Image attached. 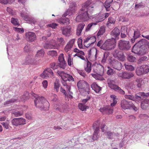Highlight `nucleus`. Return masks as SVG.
Returning <instances> with one entry per match:
<instances>
[{"mask_svg":"<svg viewBox=\"0 0 149 149\" xmlns=\"http://www.w3.org/2000/svg\"><path fill=\"white\" fill-rule=\"evenodd\" d=\"M97 25V23L92 22L88 24L86 29V31H88L91 28L94 26Z\"/></svg>","mask_w":149,"mask_h":149,"instance_id":"obj_57","label":"nucleus"},{"mask_svg":"<svg viewBox=\"0 0 149 149\" xmlns=\"http://www.w3.org/2000/svg\"><path fill=\"white\" fill-rule=\"evenodd\" d=\"M93 8V5L90 1H88L82 4L76 18V21L79 22L88 20L89 19L88 12L91 13L94 10Z\"/></svg>","mask_w":149,"mask_h":149,"instance_id":"obj_1","label":"nucleus"},{"mask_svg":"<svg viewBox=\"0 0 149 149\" xmlns=\"http://www.w3.org/2000/svg\"><path fill=\"white\" fill-rule=\"evenodd\" d=\"M110 97L111 98V100L113 101V102L111 104V106H115L117 103V99L116 98V96L114 95H110Z\"/></svg>","mask_w":149,"mask_h":149,"instance_id":"obj_45","label":"nucleus"},{"mask_svg":"<svg viewBox=\"0 0 149 149\" xmlns=\"http://www.w3.org/2000/svg\"><path fill=\"white\" fill-rule=\"evenodd\" d=\"M103 17L101 14L99 15L94 17L93 18V20L95 22L94 23H97H97L101 22L104 19H103Z\"/></svg>","mask_w":149,"mask_h":149,"instance_id":"obj_35","label":"nucleus"},{"mask_svg":"<svg viewBox=\"0 0 149 149\" xmlns=\"http://www.w3.org/2000/svg\"><path fill=\"white\" fill-rule=\"evenodd\" d=\"M127 58L128 61L132 62H134L136 59V58L135 57L133 56L131 54L128 55Z\"/></svg>","mask_w":149,"mask_h":149,"instance_id":"obj_53","label":"nucleus"},{"mask_svg":"<svg viewBox=\"0 0 149 149\" xmlns=\"http://www.w3.org/2000/svg\"><path fill=\"white\" fill-rule=\"evenodd\" d=\"M140 35L139 31L138 30L134 31L133 37L131 40L132 43L134 42L136 39L140 37Z\"/></svg>","mask_w":149,"mask_h":149,"instance_id":"obj_29","label":"nucleus"},{"mask_svg":"<svg viewBox=\"0 0 149 149\" xmlns=\"http://www.w3.org/2000/svg\"><path fill=\"white\" fill-rule=\"evenodd\" d=\"M62 34L66 36H69L70 35L71 28L69 27H64L62 29Z\"/></svg>","mask_w":149,"mask_h":149,"instance_id":"obj_33","label":"nucleus"},{"mask_svg":"<svg viewBox=\"0 0 149 149\" xmlns=\"http://www.w3.org/2000/svg\"><path fill=\"white\" fill-rule=\"evenodd\" d=\"M65 15L64 17H63L60 18L59 22L61 24L64 25L68 24L70 23L69 19L68 18L66 17Z\"/></svg>","mask_w":149,"mask_h":149,"instance_id":"obj_31","label":"nucleus"},{"mask_svg":"<svg viewBox=\"0 0 149 149\" xmlns=\"http://www.w3.org/2000/svg\"><path fill=\"white\" fill-rule=\"evenodd\" d=\"M31 49L30 45L26 44L24 48V51L25 52H27L30 51Z\"/></svg>","mask_w":149,"mask_h":149,"instance_id":"obj_60","label":"nucleus"},{"mask_svg":"<svg viewBox=\"0 0 149 149\" xmlns=\"http://www.w3.org/2000/svg\"><path fill=\"white\" fill-rule=\"evenodd\" d=\"M86 85H88L87 83L84 80L79 81L77 84L78 88L80 89H83Z\"/></svg>","mask_w":149,"mask_h":149,"instance_id":"obj_34","label":"nucleus"},{"mask_svg":"<svg viewBox=\"0 0 149 149\" xmlns=\"http://www.w3.org/2000/svg\"><path fill=\"white\" fill-rule=\"evenodd\" d=\"M60 86V85L58 81V80L56 79L54 83V88L56 92L59 91V88Z\"/></svg>","mask_w":149,"mask_h":149,"instance_id":"obj_39","label":"nucleus"},{"mask_svg":"<svg viewBox=\"0 0 149 149\" xmlns=\"http://www.w3.org/2000/svg\"><path fill=\"white\" fill-rule=\"evenodd\" d=\"M12 114L15 117H19L21 116L23 114L22 111H18L17 110L13 111H12Z\"/></svg>","mask_w":149,"mask_h":149,"instance_id":"obj_47","label":"nucleus"},{"mask_svg":"<svg viewBox=\"0 0 149 149\" xmlns=\"http://www.w3.org/2000/svg\"><path fill=\"white\" fill-rule=\"evenodd\" d=\"M27 39L30 41L32 42L36 39V36L35 33L32 32H28L26 33Z\"/></svg>","mask_w":149,"mask_h":149,"instance_id":"obj_18","label":"nucleus"},{"mask_svg":"<svg viewBox=\"0 0 149 149\" xmlns=\"http://www.w3.org/2000/svg\"><path fill=\"white\" fill-rule=\"evenodd\" d=\"M115 106H111V104L110 105L106 106L102 109H100V111L103 113H107L108 114H111L113 110L114 107Z\"/></svg>","mask_w":149,"mask_h":149,"instance_id":"obj_12","label":"nucleus"},{"mask_svg":"<svg viewBox=\"0 0 149 149\" xmlns=\"http://www.w3.org/2000/svg\"><path fill=\"white\" fill-rule=\"evenodd\" d=\"M99 125L98 122L95 123L93 125L94 132L93 136H88L87 138V140L89 142H92L97 139V135L99 131Z\"/></svg>","mask_w":149,"mask_h":149,"instance_id":"obj_5","label":"nucleus"},{"mask_svg":"<svg viewBox=\"0 0 149 149\" xmlns=\"http://www.w3.org/2000/svg\"><path fill=\"white\" fill-rule=\"evenodd\" d=\"M67 106L65 104H61L59 107L56 108V110L58 111L61 112H66L67 110Z\"/></svg>","mask_w":149,"mask_h":149,"instance_id":"obj_24","label":"nucleus"},{"mask_svg":"<svg viewBox=\"0 0 149 149\" xmlns=\"http://www.w3.org/2000/svg\"><path fill=\"white\" fill-rule=\"evenodd\" d=\"M135 82L137 83V86L139 88L141 87L143 84V82L142 80L140 79H136L135 81H134L133 83H134Z\"/></svg>","mask_w":149,"mask_h":149,"instance_id":"obj_51","label":"nucleus"},{"mask_svg":"<svg viewBox=\"0 0 149 149\" xmlns=\"http://www.w3.org/2000/svg\"><path fill=\"white\" fill-rule=\"evenodd\" d=\"M78 107L80 109L83 111H86V109L88 108V106L82 103L79 104Z\"/></svg>","mask_w":149,"mask_h":149,"instance_id":"obj_46","label":"nucleus"},{"mask_svg":"<svg viewBox=\"0 0 149 149\" xmlns=\"http://www.w3.org/2000/svg\"><path fill=\"white\" fill-rule=\"evenodd\" d=\"M119 49L123 51L128 50L131 47V46L128 41L122 40H120L118 43Z\"/></svg>","mask_w":149,"mask_h":149,"instance_id":"obj_6","label":"nucleus"},{"mask_svg":"<svg viewBox=\"0 0 149 149\" xmlns=\"http://www.w3.org/2000/svg\"><path fill=\"white\" fill-rule=\"evenodd\" d=\"M125 69L128 70L132 71L134 70V67L128 63H126L124 64Z\"/></svg>","mask_w":149,"mask_h":149,"instance_id":"obj_42","label":"nucleus"},{"mask_svg":"<svg viewBox=\"0 0 149 149\" xmlns=\"http://www.w3.org/2000/svg\"><path fill=\"white\" fill-rule=\"evenodd\" d=\"M135 100L140 101L143 100L145 98L144 92H140L137 93L134 96Z\"/></svg>","mask_w":149,"mask_h":149,"instance_id":"obj_28","label":"nucleus"},{"mask_svg":"<svg viewBox=\"0 0 149 149\" xmlns=\"http://www.w3.org/2000/svg\"><path fill=\"white\" fill-rule=\"evenodd\" d=\"M11 122L12 125L17 127L26 124V120L22 118H14L12 119Z\"/></svg>","mask_w":149,"mask_h":149,"instance_id":"obj_10","label":"nucleus"},{"mask_svg":"<svg viewBox=\"0 0 149 149\" xmlns=\"http://www.w3.org/2000/svg\"><path fill=\"white\" fill-rule=\"evenodd\" d=\"M91 88L96 93H98L101 90V88L98 86L95 83H93L91 86Z\"/></svg>","mask_w":149,"mask_h":149,"instance_id":"obj_32","label":"nucleus"},{"mask_svg":"<svg viewBox=\"0 0 149 149\" xmlns=\"http://www.w3.org/2000/svg\"><path fill=\"white\" fill-rule=\"evenodd\" d=\"M105 31V29L104 27L102 26L100 27L99 31H98L97 35L98 36L103 34Z\"/></svg>","mask_w":149,"mask_h":149,"instance_id":"obj_52","label":"nucleus"},{"mask_svg":"<svg viewBox=\"0 0 149 149\" xmlns=\"http://www.w3.org/2000/svg\"><path fill=\"white\" fill-rule=\"evenodd\" d=\"M40 76L44 79H47L54 76V73L52 70L50 68L45 69L40 74Z\"/></svg>","mask_w":149,"mask_h":149,"instance_id":"obj_8","label":"nucleus"},{"mask_svg":"<svg viewBox=\"0 0 149 149\" xmlns=\"http://www.w3.org/2000/svg\"><path fill=\"white\" fill-rule=\"evenodd\" d=\"M101 70L100 72H96L94 71V72L96 74H91V75L92 77L96 79L101 81L103 80H104V79L102 77L104 73L103 68H101Z\"/></svg>","mask_w":149,"mask_h":149,"instance_id":"obj_15","label":"nucleus"},{"mask_svg":"<svg viewBox=\"0 0 149 149\" xmlns=\"http://www.w3.org/2000/svg\"><path fill=\"white\" fill-rule=\"evenodd\" d=\"M11 22L12 24L15 26H19V25L18 19L17 18L12 17L11 18Z\"/></svg>","mask_w":149,"mask_h":149,"instance_id":"obj_50","label":"nucleus"},{"mask_svg":"<svg viewBox=\"0 0 149 149\" xmlns=\"http://www.w3.org/2000/svg\"><path fill=\"white\" fill-rule=\"evenodd\" d=\"M109 55V53L108 52H105L104 54L103 58L102 61V62L103 63L105 62L107 58Z\"/></svg>","mask_w":149,"mask_h":149,"instance_id":"obj_61","label":"nucleus"},{"mask_svg":"<svg viewBox=\"0 0 149 149\" xmlns=\"http://www.w3.org/2000/svg\"><path fill=\"white\" fill-rule=\"evenodd\" d=\"M120 33V32L119 29L115 27L111 32V39H114L116 40H118Z\"/></svg>","mask_w":149,"mask_h":149,"instance_id":"obj_16","label":"nucleus"},{"mask_svg":"<svg viewBox=\"0 0 149 149\" xmlns=\"http://www.w3.org/2000/svg\"><path fill=\"white\" fill-rule=\"evenodd\" d=\"M40 59H38L37 58H35V56L30 55L27 56L25 60L23 61L22 63V64L27 65L40 63Z\"/></svg>","mask_w":149,"mask_h":149,"instance_id":"obj_7","label":"nucleus"},{"mask_svg":"<svg viewBox=\"0 0 149 149\" xmlns=\"http://www.w3.org/2000/svg\"><path fill=\"white\" fill-rule=\"evenodd\" d=\"M0 31H1L4 34L8 35L10 33V31H9L8 25L3 24L0 28Z\"/></svg>","mask_w":149,"mask_h":149,"instance_id":"obj_23","label":"nucleus"},{"mask_svg":"<svg viewBox=\"0 0 149 149\" xmlns=\"http://www.w3.org/2000/svg\"><path fill=\"white\" fill-rule=\"evenodd\" d=\"M7 11L10 15H15V13L14 11L9 7H7Z\"/></svg>","mask_w":149,"mask_h":149,"instance_id":"obj_64","label":"nucleus"},{"mask_svg":"<svg viewBox=\"0 0 149 149\" xmlns=\"http://www.w3.org/2000/svg\"><path fill=\"white\" fill-rule=\"evenodd\" d=\"M149 47V42L146 39H143L134 45L132 52L138 55H143L147 52Z\"/></svg>","mask_w":149,"mask_h":149,"instance_id":"obj_2","label":"nucleus"},{"mask_svg":"<svg viewBox=\"0 0 149 149\" xmlns=\"http://www.w3.org/2000/svg\"><path fill=\"white\" fill-rule=\"evenodd\" d=\"M107 74L110 76L112 75L115 72V71L111 68L109 67H107Z\"/></svg>","mask_w":149,"mask_h":149,"instance_id":"obj_48","label":"nucleus"},{"mask_svg":"<svg viewBox=\"0 0 149 149\" xmlns=\"http://www.w3.org/2000/svg\"><path fill=\"white\" fill-rule=\"evenodd\" d=\"M113 55L115 57L118 58L120 60L123 61L125 59L123 53L118 49H115L113 52Z\"/></svg>","mask_w":149,"mask_h":149,"instance_id":"obj_14","label":"nucleus"},{"mask_svg":"<svg viewBox=\"0 0 149 149\" xmlns=\"http://www.w3.org/2000/svg\"><path fill=\"white\" fill-rule=\"evenodd\" d=\"M105 134L107 136V137L111 139H113L114 137V132L108 131L105 132Z\"/></svg>","mask_w":149,"mask_h":149,"instance_id":"obj_49","label":"nucleus"},{"mask_svg":"<svg viewBox=\"0 0 149 149\" xmlns=\"http://www.w3.org/2000/svg\"><path fill=\"white\" fill-rule=\"evenodd\" d=\"M17 100V99H16L12 98L9 100L5 102L4 105L6 106H8L11 104L12 103L16 102Z\"/></svg>","mask_w":149,"mask_h":149,"instance_id":"obj_43","label":"nucleus"},{"mask_svg":"<svg viewBox=\"0 0 149 149\" xmlns=\"http://www.w3.org/2000/svg\"><path fill=\"white\" fill-rule=\"evenodd\" d=\"M45 52L43 49H41L39 50H38L37 52V54H36L35 57L36 58H37V57H39V58H42L44 56Z\"/></svg>","mask_w":149,"mask_h":149,"instance_id":"obj_37","label":"nucleus"},{"mask_svg":"<svg viewBox=\"0 0 149 149\" xmlns=\"http://www.w3.org/2000/svg\"><path fill=\"white\" fill-rule=\"evenodd\" d=\"M58 67H60L61 68H62L63 69H64L66 67V63L65 61L62 62H59L58 63Z\"/></svg>","mask_w":149,"mask_h":149,"instance_id":"obj_55","label":"nucleus"},{"mask_svg":"<svg viewBox=\"0 0 149 149\" xmlns=\"http://www.w3.org/2000/svg\"><path fill=\"white\" fill-rule=\"evenodd\" d=\"M149 106V98L145 99L141 104V107L143 109H145Z\"/></svg>","mask_w":149,"mask_h":149,"instance_id":"obj_30","label":"nucleus"},{"mask_svg":"<svg viewBox=\"0 0 149 149\" xmlns=\"http://www.w3.org/2000/svg\"><path fill=\"white\" fill-rule=\"evenodd\" d=\"M118 75L119 77L125 79H130L134 76L133 73L127 71L120 72L118 73Z\"/></svg>","mask_w":149,"mask_h":149,"instance_id":"obj_9","label":"nucleus"},{"mask_svg":"<svg viewBox=\"0 0 149 149\" xmlns=\"http://www.w3.org/2000/svg\"><path fill=\"white\" fill-rule=\"evenodd\" d=\"M116 45V40L114 39H109L103 43L101 47L105 50H110L113 49Z\"/></svg>","mask_w":149,"mask_h":149,"instance_id":"obj_4","label":"nucleus"},{"mask_svg":"<svg viewBox=\"0 0 149 149\" xmlns=\"http://www.w3.org/2000/svg\"><path fill=\"white\" fill-rule=\"evenodd\" d=\"M44 47L45 49H55L58 48V46L56 43L52 45L46 43L44 45Z\"/></svg>","mask_w":149,"mask_h":149,"instance_id":"obj_27","label":"nucleus"},{"mask_svg":"<svg viewBox=\"0 0 149 149\" xmlns=\"http://www.w3.org/2000/svg\"><path fill=\"white\" fill-rule=\"evenodd\" d=\"M35 106L41 110H48L49 104L44 97L39 96L35 98L34 100Z\"/></svg>","mask_w":149,"mask_h":149,"instance_id":"obj_3","label":"nucleus"},{"mask_svg":"<svg viewBox=\"0 0 149 149\" xmlns=\"http://www.w3.org/2000/svg\"><path fill=\"white\" fill-rule=\"evenodd\" d=\"M109 86L111 89H113L116 92L121 94H124L125 91L122 89L118 86L113 83V81H110L108 83Z\"/></svg>","mask_w":149,"mask_h":149,"instance_id":"obj_11","label":"nucleus"},{"mask_svg":"<svg viewBox=\"0 0 149 149\" xmlns=\"http://www.w3.org/2000/svg\"><path fill=\"white\" fill-rule=\"evenodd\" d=\"M47 54L52 56H56L57 55V53L56 51L51 50L48 52Z\"/></svg>","mask_w":149,"mask_h":149,"instance_id":"obj_59","label":"nucleus"},{"mask_svg":"<svg viewBox=\"0 0 149 149\" xmlns=\"http://www.w3.org/2000/svg\"><path fill=\"white\" fill-rule=\"evenodd\" d=\"M21 16L24 18V19L26 21L28 20L29 19L28 14L25 12H23L21 13Z\"/></svg>","mask_w":149,"mask_h":149,"instance_id":"obj_54","label":"nucleus"},{"mask_svg":"<svg viewBox=\"0 0 149 149\" xmlns=\"http://www.w3.org/2000/svg\"><path fill=\"white\" fill-rule=\"evenodd\" d=\"M84 69L88 73L91 72V62L89 61L87 62L86 66L84 67Z\"/></svg>","mask_w":149,"mask_h":149,"instance_id":"obj_41","label":"nucleus"},{"mask_svg":"<svg viewBox=\"0 0 149 149\" xmlns=\"http://www.w3.org/2000/svg\"><path fill=\"white\" fill-rule=\"evenodd\" d=\"M57 72L59 75L61 77L62 79H64L65 81L68 80V79H73V78L71 75L65 74L63 71H58Z\"/></svg>","mask_w":149,"mask_h":149,"instance_id":"obj_19","label":"nucleus"},{"mask_svg":"<svg viewBox=\"0 0 149 149\" xmlns=\"http://www.w3.org/2000/svg\"><path fill=\"white\" fill-rule=\"evenodd\" d=\"M90 40V42L89 43L86 47H89L90 45L93 44L96 41V38L94 36H92L91 37H88L85 39L84 40V42L86 43Z\"/></svg>","mask_w":149,"mask_h":149,"instance_id":"obj_22","label":"nucleus"},{"mask_svg":"<svg viewBox=\"0 0 149 149\" xmlns=\"http://www.w3.org/2000/svg\"><path fill=\"white\" fill-rule=\"evenodd\" d=\"M127 29L126 27H123L121 28V31L120 36L122 38H124L126 37Z\"/></svg>","mask_w":149,"mask_h":149,"instance_id":"obj_40","label":"nucleus"},{"mask_svg":"<svg viewBox=\"0 0 149 149\" xmlns=\"http://www.w3.org/2000/svg\"><path fill=\"white\" fill-rule=\"evenodd\" d=\"M85 25V24L84 23L80 24L78 25L76 31V34L77 36H79L81 35Z\"/></svg>","mask_w":149,"mask_h":149,"instance_id":"obj_25","label":"nucleus"},{"mask_svg":"<svg viewBox=\"0 0 149 149\" xmlns=\"http://www.w3.org/2000/svg\"><path fill=\"white\" fill-rule=\"evenodd\" d=\"M120 104L123 109H131L132 105V102L131 101H128L125 100H123L121 101Z\"/></svg>","mask_w":149,"mask_h":149,"instance_id":"obj_13","label":"nucleus"},{"mask_svg":"<svg viewBox=\"0 0 149 149\" xmlns=\"http://www.w3.org/2000/svg\"><path fill=\"white\" fill-rule=\"evenodd\" d=\"M149 60L148 56H144L140 57L139 59L138 63L141 64Z\"/></svg>","mask_w":149,"mask_h":149,"instance_id":"obj_38","label":"nucleus"},{"mask_svg":"<svg viewBox=\"0 0 149 149\" xmlns=\"http://www.w3.org/2000/svg\"><path fill=\"white\" fill-rule=\"evenodd\" d=\"M77 72L80 75L84 77L87 76V75L84 70H77Z\"/></svg>","mask_w":149,"mask_h":149,"instance_id":"obj_56","label":"nucleus"},{"mask_svg":"<svg viewBox=\"0 0 149 149\" xmlns=\"http://www.w3.org/2000/svg\"><path fill=\"white\" fill-rule=\"evenodd\" d=\"M75 40L74 39L71 40L66 45L64 49L66 52H67L71 49L73 46Z\"/></svg>","mask_w":149,"mask_h":149,"instance_id":"obj_21","label":"nucleus"},{"mask_svg":"<svg viewBox=\"0 0 149 149\" xmlns=\"http://www.w3.org/2000/svg\"><path fill=\"white\" fill-rule=\"evenodd\" d=\"M111 64L113 68L118 70H120L122 68V64L117 61H112Z\"/></svg>","mask_w":149,"mask_h":149,"instance_id":"obj_20","label":"nucleus"},{"mask_svg":"<svg viewBox=\"0 0 149 149\" xmlns=\"http://www.w3.org/2000/svg\"><path fill=\"white\" fill-rule=\"evenodd\" d=\"M77 8V4L75 2L71 3L70 6V8L67 12V15L69 16L72 15L74 12Z\"/></svg>","mask_w":149,"mask_h":149,"instance_id":"obj_17","label":"nucleus"},{"mask_svg":"<svg viewBox=\"0 0 149 149\" xmlns=\"http://www.w3.org/2000/svg\"><path fill=\"white\" fill-rule=\"evenodd\" d=\"M143 69L142 66L138 68L136 70V73L138 75H140L144 73Z\"/></svg>","mask_w":149,"mask_h":149,"instance_id":"obj_44","label":"nucleus"},{"mask_svg":"<svg viewBox=\"0 0 149 149\" xmlns=\"http://www.w3.org/2000/svg\"><path fill=\"white\" fill-rule=\"evenodd\" d=\"M62 83L64 86H66V88L68 89L69 90L70 89V85L69 84V82L71 81H74V79L73 78V79H68L66 81H65L64 79H62Z\"/></svg>","mask_w":149,"mask_h":149,"instance_id":"obj_36","label":"nucleus"},{"mask_svg":"<svg viewBox=\"0 0 149 149\" xmlns=\"http://www.w3.org/2000/svg\"><path fill=\"white\" fill-rule=\"evenodd\" d=\"M142 66L143 69L144 73H147L149 72V66L147 65H143Z\"/></svg>","mask_w":149,"mask_h":149,"instance_id":"obj_62","label":"nucleus"},{"mask_svg":"<svg viewBox=\"0 0 149 149\" xmlns=\"http://www.w3.org/2000/svg\"><path fill=\"white\" fill-rule=\"evenodd\" d=\"M125 97L126 99L133 101H135V98L134 96L132 95H125Z\"/></svg>","mask_w":149,"mask_h":149,"instance_id":"obj_63","label":"nucleus"},{"mask_svg":"<svg viewBox=\"0 0 149 149\" xmlns=\"http://www.w3.org/2000/svg\"><path fill=\"white\" fill-rule=\"evenodd\" d=\"M50 67L53 70H54L58 68V64L55 63H52L50 65Z\"/></svg>","mask_w":149,"mask_h":149,"instance_id":"obj_58","label":"nucleus"},{"mask_svg":"<svg viewBox=\"0 0 149 149\" xmlns=\"http://www.w3.org/2000/svg\"><path fill=\"white\" fill-rule=\"evenodd\" d=\"M113 0H107L104 3V6L107 11H109L110 9L111 3L113 2Z\"/></svg>","mask_w":149,"mask_h":149,"instance_id":"obj_26","label":"nucleus"}]
</instances>
